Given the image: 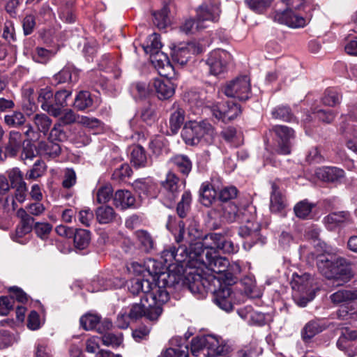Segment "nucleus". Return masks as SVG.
<instances>
[{
  "instance_id": "obj_29",
  "label": "nucleus",
  "mask_w": 357,
  "mask_h": 357,
  "mask_svg": "<svg viewBox=\"0 0 357 357\" xmlns=\"http://www.w3.org/2000/svg\"><path fill=\"white\" fill-rule=\"evenodd\" d=\"M319 178L327 182H335L344 176V171L335 167H324L316 171Z\"/></svg>"
},
{
  "instance_id": "obj_18",
  "label": "nucleus",
  "mask_w": 357,
  "mask_h": 357,
  "mask_svg": "<svg viewBox=\"0 0 357 357\" xmlns=\"http://www.w3.org/2000/svg\"><path fill=\"white\" fill-rule=\"evenodd\" d=\"M260 226L258 222L248 220L244 225L240 227L238 234L246 240L245 245L248 244L251 248L260 239Z\"/></svg>"
},
{
  "instance_id": "obj_11",
  "label": "nucleus",
  "mask_w": 357,
  "mask_h": 357,
  "mask_svg": "<svg viewBox=\"0 0 357 357\" xmlns=\"http://www.w3.org/2000/svg\"><path fill=\"white\" fill-rule=\"evenodd\" d=\"M286 8L276 10L274 20L278 22H300L303 18L295 13L296 10L303 8L305 0H284Z\"/></svg>"
},
{
  "instance_id": "obj_47",
  "label": "nucleus",
  "mask_w": 357,
  "mask_h": 357,
  "mask_svg": "<svg viewBox=\"0 0 357 357\" xmlns=\"http://www.w3.org/2000/svg\"><path fill=\"white\" fill-rule=\"evenodd\" d=\"M207 335L196 337L192 338L191 342V353L195 356H198L202 352L204 356L206 353Z\"/></svg>"
},
{
  "instance_id": "obj_38",
  "label": "nucleus",
  "mask_w": 357,
  "mask_h": 357,
  "mask_svg": "<svg viewBox=\"0 0 357 357\" xmlns=\"http://www.w3.org/2000/svg\"><path fill=\"white\" fill-rule=\"evenodd\" d=\"M311 276L308 273H304L301 275L298 274L293 275L291 281L292 289L299 292H306L311 287Z\"/></svg>"
},
{
  "instance_id": "obj_7",
  "label": "nucleus",
  "mask_w": 357,
  "mask_h": 357,
  "mask_svg": "<svg viewBox=\"0 0 357 357\" xmlns=\"http://www.w3.org/2000/svg\"><path fill=\"white\" fill-rule=\"evenodd\" d=\"M175 220V218L169 216L166 227L167 229L174 234L175 240L178 243L185 241L190 245L189 250H190L192 245L197 243H202L201 241L195 242L194 243H192L200 236V232L197 228L189 227L188 229V233L185 234L184 222L183 221H179L176 225ZM206 241H207L205 240L203 243H207Z\"/></svg>"
},
{
  "instance_id": "obj_31",
  "label": "nucleus",
  "mask_w": 357,
  "mask_h": 357,
  "mask_svg": "<svg viewBox=\"0 0 357 357\" xmlns=\"http://www.w3.org/2000/svg\"><path fill=\"white\" fill-rule=\"evenodd\" d=\"M16 188L15 196L7 197L6 199L5 208L8 211H15L17 208L15 200L20 203H23L27 195V186L26 183H22L20 185L15 186Z\"/></svg>"
},
{
  "instance_id": "obj_17",
  "label": "nucleus",
  "mask_w": 357,
  "mask_h": 357,
  "mask_svg": "<svg viewBox=\"0 0 357 357\" xmlns=\"http://www.w3.org/2000/svg\"><path fill=\"white\" fill-rule=\"evenodd\" d=\"M151 62L161 77L173 78L174 69L169 61L167 56L162 52L151 55Z\"/></svg>"
},
{
  "instance_id": "obj_41",
  "label": "nucleus",
  "mask_w": 357,
  "mask_h": 357,
  "mask_svg": "<svg viewBox=\"0 0 357 357\" xmlns=\"http://www.w3.org/2000/svg\"><path fill=\"white\" fill-rule=\"evenodd\" d=\"M174 112L171 114L169 119V127L173 133H176L183 124L185 120V111L179 107L174 105Z\"/></svg>"
},
{
  "instance_id": "obj_3",
  "label": "nucleus",
  "mask_w": 357,
  "mask_h": 357,
  "mask_svg": "<svg viewBox=\"0 0 357 357\" xmlns=\"http://www.w3.org/2000/svg\"><path fill=\"white\" fill-rule=\"evenodd\" d=\"M193 245L191 246L190 250L187 251L185 247L179 246L176 249L173 245H169L164 249L161 253V259L163 260L165 266L169 269V273L167 275V284L173 285L178 284L183 278L181 274L175 273L173 272L175 264L185 263V266L192 269V266H189L190 261V255L192 252ZM166 280V278H163Z\"/></svg>"
},
{
  "instance_id": "obj_23",
  "label": "nucleus",
  "mask_w": 357,
  "mask_h": 357,
  "mask_svg": "<svg viewBox=\"0 0 357 357\" xmlns=\"http://www.w3.org/2000/svg\"><path fill=\"white\" fill-rule=\"evenodd\" d=\"M162 187L166 199L171 204L178 197L181 191L178 177L173 173H168L165 181L162 183Z\"/></svg>"
},
{
  "instance_id": "obj_25",
  "label": "nucleus",
  "mask_w": 357,
  "mask_h": 357,
  "mask_svg": "<svg viewBox=\"0 0 357 357\" xmlns=\"http://www.w3.org/2000/svg\"><path fill=\"white\" fill-rule=\"evenodd\" d=\"M211 241V245L208 246H213L215 250H222L225 253H234L237 251V247L229 241L227 240L225 237L220 234H211L206 237V241Z\"/></svg>"
},
{
  "instance_id": "obj_2",
  "label": "nucleus",
  "mask_w": 357,
  "mask_h": 357,
  "mask_svg": "<svg viewBox=\"0 0 357 357\" xmlns=\"http://www.w3.org/2000/svg\"><path fill=\"white\" fill-rule=\"evenodd\" d=\"M222 282L215 275L203 278L197 274L194 282H190L189 289L194 294H213V302L222 310L229 312L233 310V292L229 287H221Z\"/></svg>"
},
{
  "instance_id": "obj_20",
  "label": "nucleus",
  "mask_w": 357,
  "mask_h": 357,
  "mask_svg": "<svg viewBox=\"0 0 357 357\" xmlns=\"http://www.w3.org/2000/svg\"><path fill=\"white\" fill-rule=\"evenodd\" d=\"M52 91L50 88L45 87L40 90L38 100L41 104V108L44 111L54 117H58L61 114V111L59 107H56L55 105H53L52 102Z\"/></svg>"
},
{
  "instance_id": "obj_54",
  "label": "nucleus",
  "mask_w": 357,
  "mask_h": 357,
  "mask_svg": "<svg viewBox=\"0 0 357 357\" xmlns=\"http://www.w3.org/2000/svg\"><path fill=\"white\" fill-rule=\"evenodd\" d=\"M273 0H246L248 6L257 13H263L271 5Z\"/></svg>"
},
{
  "instance_id": "obj_33",
  "label": "nucleus",
  "mask_w": 357,
  "mask_h": 357,
  "mask_svg": "<svg viewBox=\"0 0 357 357\" xmlns=\"http://www.w3.org/2000/svg\"><path fill=\"white\" fill-rule=\"evenodd\" d=\"M137 243L140 250L151 252L155 249V242L151 235L146 230H137L135 232Z\"/></svg>"
},
{
  "instance_id": "obj_19",
  "label": "nucleus",
  "mask_w": 357,
  "mask_h": 357,
  "mask_svg": "<svg viewBox=\"0 0 357 357\" xmlns=\"http://www.w3.org/2000/svg\"><path fill=\"white\" fill-rule=\"evenodd\" d=\"M272 191L270 196L269 208L271 213H280L287 206L286 197L275 183H273L271 185Z\"/></svg>"
},
{
  "instance_id": "obj_59",
  "label": "nucleus",
  "mask_w": 357,
  "mask_h": 357,
  "mask_svg": "<svg viewBox=\"0 0 357 357\" xmlns=\"http://www.w3.org/2000/svg\"><path fill=\"white\" fill-rule=\"evenodd\" d=\"M161 357H188V347L180 346L178 348H169L161 354Z\"/></svg>"
},
{
  "instance_id": "obj_45",
  "label": "nucleus",
  "mask_w": 357,
  "mask_h": 357,
  "mask_svg": "<svg viewBox=\"0 0 357 357\" xmlns=\"http://www.w3.org/2000/svg\"><path fill=\"white\" fill-rule=\"evenodd\" d=\"M102 342L105 346L117 347L123 342V334L121 333H111L105 331L102 333Z\"/></svg>"
},
{
  "instance_id": "obj_57",
  "label": "nucleus",
  "mask_w": 357,
  "mask_h": 357,
  "mask_svg": "<svg viewBox=\"0 0 357 357\" xmlns=\"http://www.w3.org/2000/svg\"><path fill=\"white\" fill-rule=\"evenodd\" d=\"M271 114L273 118L284 121H291L293 119V115L290 109L285 106H280L275 108L272 111Z\"/></svg>"
},
{
  "instance_id": "obj_36",
  "label": "nucleus",
  "mask_w": 357,
  "mask_h": 357,
  "mask_svg": "<svg viewBox=\"0 0 357 357\" xmlns=\"http://www.w3.org/2000/svg\"><path fill=\"white\" fill-rule=\"evenodd\" d=\"M55 79L59 83L76 82L79 79V71L74 66L68 65L55 75Z\"/></svg>"
},
{
  "instance_id": "obj_55",
  "label": "nucleus",
  "mask_w": 357,
  "mask_h": 357,
  "mask_svg": "<svg viewBox=\"0 0 357 357\" xmlns=\"http://www.w3.org/2000/svg\"><path fill=\"white\" fill-rule=\"evenodd\" d=\"M132 169L127 163H123L119 167L114 171L112 178L113 180L120 181H123L126 178H129L132 174Z\"/></svg>"
},
{
  "instance_id": "obj_34",
  "label": "nucleus",
  "mask_w": 357,
  "mask_h": 357,
  "mask_svg": "<svg viewBox=\"0 0 357 357\" xmlns=\"http://www.w3.org/2000/svg\"><path fill=\"white\" fill-rule=\"evenodd\" d=\"M133 186L139 195L142 194L149 197H155L156 195V185L150 178L135 181Z\"/></svg>"
},
{
  "instance_id": "obj_12",
  "label": "nucleus",
  "mask_w": 357,
  "mask_h": 357,
  "mask_svg": "<svg viewBox=\"0 0 357 357\" xmlns=\"http://www.w3.org/2000/svg\"><path fill=\"white\" fill-rule=\"evenodd\" d=\"M202 50V46L195 42L179 44L172 50V60L183 66L188 63L192 55L199 54Z\"/></svg>"
},
{
  "instance_id": "obj_27",
  "label": "nucleus",
  "mask_w": 357,
  "mask_h": 357,
  "mask_svg": "<svg viewBox=\"0 0 357 357\" xmlns=\"http://www.w3.org/2000/svg\"><path fill=\"white\" fill-rule=\"evenodd\" d=\"M195 132L197 136L198 144L204 142L211 144L215 137V133L213 126L207 121L200 123L194 122Z\"/></svg>"
},
{
  "instance_id": "obj_32",
  "label": "nucleus",
  "mask_w": 357,
  "mask_h": 357,
  "mask_svg": "<svg viewBox=\"0 0 357 357\" xmlns=\"http://www.w3.org/2000/svg\"><path fill=\"white\" fill-rule=\"evenodd\" d=\"M37 151L41 155L55 158L60 154L61 146L58 143L48 139L47 141L38 142Z\"/></svg>"
},
{
  "instance_id": "obj_64",
  "label": "nucleus",
  "mask_w": 357,
  "mask_h": 357,
  "mask_svg": "<svg viewBox=\"0 0 357 357\" xmlns=\"http://www.w3.org/2000/svg\"><path fill=\"white\" fill-rule=\"evenodd\" d=\"M33 229L38 237L42 239L47 238L52 229V226L47 222H36Z\"/></svg>"
},
{
  "instance_id": "obj_13",
  "label": "nucleus",
  "mask_w": 357,
  "mask_h": 357,
  "mask_svg": "<svg viewBox=\"0 0 357 357\" xmlns=\"http://www.w3.org/2000/svg\"><path fill=\"white\" fill-rule=\"evenodd\" d=\"M146 265V267H144L138 262H132L128 266V270L136 275V278H149L153 281H155L158 275H165L160 268H158V263L155 261L149 259Z\"/></svg>"
},
{
  "instance_id": "obj_48",
  "label": "nucleus",
  "mask_w": 357,
  "mask_h": 357,
  "mask_svg": "<svg viewBox=\"0 0 357 357\" xmlns=\"http://www.w3.org/2000/svg\"><path fill=\"white\" fill-rule=\"evenodd\" d=\"M36 128L45 135L48 132L52 120L45 114H37L33 118Z\"/></svg>"
},
{
  "instance_id": "obj_58",
  "label": "nucleus",
  "mask_w": 357,
  "mask_h": 357,
  "mask_svg": "<svg viewBox=\"0 0 357 357\" xmlns=\"http://www.w3.org/2000/svg\"><path fill=\"white\" fill-rule=\"evenodd\" d=\"M53 212L61 215V220L66 223L72 222L75 218L76 211L71 208H63L61 206H54Z\"/></svg>"
},
{
  "instance_id": "obj_1",
  "label": "nucleus",
  "mask_w": 357,
  "mask_h": 357,
  "mask_svg": "<svg viewBox=\"0 0 357 357\" xmlns=\"http://www.w3.org/2000/svg\"><path fill=\"white\" fill-rule=\"evenodd\" d=\"M192 248L194 250L190 255L189 261L192 271L188 273L192 282L195 281L197 274L203 278L215 275L220 278V282L227 278L229 261L225 257H220L213 246H208L206 243H197ZM188 280L191 282L190 278Z\"/></svg>"
},
{
  "instance_id": "obj_8",
  "label": "nucleus",
  "mask_w": 357,
  "mask_h": 357,
  "mask_svg": "<svg viewBox=\"0 0 357 357\" xmlns=\"http://www.w3.org/2000/svg\"><path fill=\"white\" fill-rule=\"evenodd\" d=\"M223 91L228 97L246 100L251 94L250 79L246 75L238 77L227 83L224 87Z\"/></svg>"
},
{
  "instance_id": "obj_15",
  "label": "nucleus",
  "mask_w": 357,
  "mask_h": 357,
  "mask_svg": "<svg viewBox=\"0 0 357 357\" xmlns=\"http://www.w3.org/2000/svg\"><path fill=\"white\" fill-rule=\"evenodd\" d=\"M220 4L219 0H210L208 2L203 3L196 10L198 20L218 21L221 13Z\"/></svg>"
},
{
  "instance_id": "obj_10",
  "label": "nucleus",
  "mask_w": 357,
  "mask_h": 357,
  "mask_svg": "<svg viewBox=\"0 0 357 357\" xmlns=\"http://www.w3.org/2000/svg\"><path fill=\"white\" fill-rule=\"evenodd\" d=\"M231 55L226 50L217 49L210 52L206 60L210 73L218 75L227 70L228 63L231 61Z\"/></svg>"
},
{
  "instance_id": "obj_39",
  "label": "nucleus",
  "mask_w": 357,
  "mask_h": 357,
  "mask_svg": "<svg viewBox=\"0 0 357 357\" xmlns=\"http://www.w3.org/2000/svg\"><path fill=\"white\" fill-rule=\"evenodd\" d=\"M324 261L325 265L328 268L330 269V271L335 274L340 273V275H344V278L346 280H348L351 277V273L349 271L347 268H341L340 269H337V265L340 264L342 265L343 262H345V260L342 258L337 259L336 261H332V259H329L327 257H325L324 259H321V261L319 264V268H321V264H323Z\"/></svg>"
},
{
  "instance_id": "obj_4",
  "label": "nucleus",
  "mask_w": 357,
  "mask_h": 357,
  "mask_svg": "<svg viewBox=\"0 0 357 357\" xmlns=\"http://www.w3.org/2000/svg\"><path fill=\"white\" fill-rule=\"evenodd\" d=\"M128 287L129 291L133 295L142 294L141 298L150 297L151 303H155L157 297H159V303H165L169 299L167 290L149 278L140 277L132 278L128 282Z\"/></svg>"
},
{
  "instance_id": "obj_24",
  "label": "nucleus",
  "mask_w": 357,
  "mask_h": 357,
  "mask_svg": "<svg viewBox=\"0 0 357 357\" xmlns=\"http://www.w3.org/2000/svg\"><path fill=\"white\" fill-rule=\"evenodd\" d=\"M329 326L328 323L324 319H314L305 324L301 331L303 340H311L316 335L325 331Z\"/></svg>"
},
{
  "instance_id": "obj_52",
  "label": "nucleus",
  "mask_w": 357,
  "mask_h": 357,
  "mask_svg": "<svg viewBox=\"0 0 357 357\" xmlns=\"http://www.w3.org/2000/svg\"><path fill=\"white\" fill-rule=\"evenodd\" d=\"M342 96L334 89H327L325 91L322 102L325 105L334 107L340 102Z\"/></svg>"
},
{
  "instance_id": "obj_60",
  "label": "nucleus",
  "mask_w": 357,
  "mask_h": 357,
  "mask_svg": "<svg viewBox=\"0 0 357 357\" xmlns=\"http://www.w3.org/2000/svg\"><path fill=\"white\" fill-rule=\"evenodd\" d=\"M312 205L306 201H301L294 206V212L297 217L305 218L310 213Z\"/></svg>"
},
{
  "instance_id": "obj_40",
  "label": "nucleus",
  "mask_w": 357,
  "mask_h": 357,
  "mask_svg": "<svg viewBox=\"0 0 357 357\" xmlns=\"http://www.w3.org/2000/svg\"><path fill=\"white\" fill-rule=\"evenodd\" d=\"M130 162L135 167H143L147 164L144 149L140 146L130 147Z\"/></svg>"
},
{
  "instance_id": "obj_63",
  "label": "nucleus",
  "mask_w": 357,
  "mask_h": 357,
  "mask_svg": "<svg viewBox=\"0 0 357 357\" xmlns=\"http://www.w3.org/2000/svg\"><path fill=\"white\" fill-rule=\"evenodd\" d=\"M77 182V176L73 169L67 168L64 170L62 186L64 188L69 189L74 186Z\"/></svg>"
},
{
  "instance_id": "obj_30",
  "label": "nucleus",
  "mask_w": 357,
  "mask_h": 357,
  "mask_svg": "<svg viewBox=\"0 0 357 357\" xmlns=\"http://www.w3.org/2000/svg\"><path fill=\"white\" fill-rule=\"evenodd\" d=\"M351 220L350 214L347 211L331 213L324 218L326 227L331 230L342 223H349Z\"/></svg>"
},
{
  "instance_id": "obj_43",
  "label": "nucleus",
  "mask_w": 357,
  "mask_h": 357,
  "mask_svg": "<svg viewBox=\"0 0 357 357\" xmlns=\"http://www.w3.org/2000/svg\"><path fill=\"white\" fill-rule=\"evenodd\" d=\"M171 161L178 170L185 175L188 174L191 171L192 162L186 155H176L171 158Z\"/></svg>"
},
{
  "instance_id": "obj_46",
  "label": "nucleus",
  "mask_w": 357,
  "mask_h": 357,
  "mask_svg": "<svg viewBox=\"0 0 357 357\" xmlns=\"http://www.w3.org/2000/svg\"><path fill=\"white\" fill-rule=\"evenodd\" d=\"M200 194L202 203L206 206H209L217 195L215 190L210 184H203L200 190Z\"/></svg>"
},
{
  "instance_id": "obj_22",
  "label": "nucleus",
  "mask_w": 357,
  "mask_h": 357,
  "mask_svg": "<svg viewBox=\"0 0 357 357\" xmlns=\"http://www.w3.org/2000/svg\"><path fill=\"white\" fill-rule=\"evenodd\" d=\"M113 202L117 208L126 210L136 206V199L134 195L127 190H119L115 192Z\"/></svg>"
},
{
  "instance_id": "obj_35",
  "label": "nucleus",
  "mask_w": 357,
  "mask_h": 357,
  "mask_svg": "<svg viewBox=\"0 0 357 357\" xmlns=\"http://www.w3.org/2000/svg\"><path fill=\"white\" fill-rule=\"evenodd\" d=\"M96 220L100 224H109L118 217L114 208L109 206H101L96 211Z\"/></svg>"
},
{
  "instance_id": "obj_37",
  "label": "nucleus",
  "mask_w": 357,
  "mask_h": 357,
  "mask_svg": "<svg viewBox=\"0 0 357 357\" xmlns=\"http://www.w3.org/2000/svg\"><path fill=\"white\" fill-rule=\"evenodd\" d=\"M331 301L335 305L348 304L357 299V292L351 290H339L330 296Z\"/></svg>"
},
{
  "instance_id": "obj_56",
  "label": "nucleus",
  "mask_w": 357,
  "mask_h": 357,
  "mask_svg": "<svg viewBox=\"0 0 357 357\" xmlns=\"http://www.w3.org/2000/svg\"><path fill=\"white\" fill-rule=\"evenodd\" d=\"M72 92L68 90H61L54 95L53 105L59 107L62 112V109L68 105L67 99L71 96Z\"/></svg>"
},
{
  "instance_id": "obj_51",
  "label": "nucleus",
  "mask_w": 357,
  "mask_h": 357,
  "mask_svg": "<svg viewBox=\"0 0 357 357\" xmlns=\"http://www.w3.org/2000/svg\"><path fill=\"white\" fill-rule=\"evenodd\" d=\"M181 136L185 144L196 145L198 144L197 136L195 132L194 123L185 125L181 131Z\"/></svg>"
},
{
  "instance_id": "obj_53",
  "label": "nucleus",
  "mask_w": 357,
  "mask_h": 357,
  "mask_svg": "<svg viewBox=\"0 0 357 357\" xmlns=\"http://www.w3.org/2000/svg\"><path fill=\"white\" fill-rule=\"evenodd\" d=\"M192 196L190 192L185 191L182 195L181 202L178 204L176 211L180 218H185L190 207Z\"/></svg>"
},
{
  "instance_id": "obj_9",
  "label": "nucleus",
  "mask_w": 357,
  "mask_h": 357,
  "mask_svg": "<svg viewBox=\"0 0 357 357\" xmlns=\"http://www.w3.org/2000/svg\"><path fill=\"white\" fill-rule=\"evenodd\" d=\"M275 134V151L280 154L287 155L291 153L294 131L285 126H275L273 128Z\"/></svg>"
},
{
  "instance_id": "obj_44",
  "label": "nucleus",
  "mask_w": 357,
  "mask_h": 357,
  "mask_svg": "<svg viewBox=\"0 0 357 357\" xmlns=\"http://www.w3.org/2000/svg\"><path fill=\"white\" fill-rule=\"evenodd\" d=\"M73 236H74V244L76 248L84 250L89 244L90 232L88 230L77 229Z\"/></svg>"
},
{
  "instance_id": "obj_21",
  "label": "nucleus",
  "mask_w": 357,
  "mask_h": 357,
  "mask_svg": "<svg viewBox=\"0 0 357 357\" xmlns=\"http://www.w3.org/2000/svg\"><path fill=\"white\" fill-rule=\"evenodd\" d=\"M170 79L167 77L155 78L153 80L151 86L159 99H168L174 94L175 88Z\"/></svg>"
},
{
  "instance_id": "obj_49",
  "label": "nucleus",
  "mask_w": 357,
  "mask_h": 357,
  "mask_svg": "<svg viewBox=\"0 0 357 357\" xmlns=\"http://www.w3.org/2000/svg\"><path fill=\"white\" fill-rule=\"evenodd\" d=\"M46 166L43 161L38 160L33 165V167L29 170L25 176L27 180H36L41 177L45 172Z\"/></svg>"
},
{
  "instance_id": "obj_5",
  "label": "nucleus",
  "mask_w": 357,
  "mask_h": 357,
  "mask_svg": "<svg viewBox=\"0 0 357 357\" xmlns=\"http://www.w3.org/2000/svg\"><path fill=\"white\" fill-rule=\"evenodd\" d=\"M190 102L197 107L210 109L213 116L225 123L233 120L241 113L240 106L233 101H228L225 104L214 105V102L209 97L202 98L195 94V98L190 100Z\"/></svg>"
},
{
  "instance_id": "obj_42",
  "label": "nucleus",
  "mask_w": 357,
  "mask_h": 357,
  "mask_svg": "<svg viewBox=\"0 0 357 357\" xmlns=\"http://www.w3.org/2000/svg\"><path fill=\"white\" fill-rule=\"evenodd\" d=\"M93 102L91 93L87 91H81L75 96L73 105L77 110L84 111L91 107Z\"/></svg>"
},
{
  "instance_id": "obj_6",
  "label": "nucleus",
  "mask_w": 357,
  "mask_h": 357,
  "mask_svg": "<svg viewBox=\"0 0 357 357\" xmlns=\"http://www.w3.org/2000/svg\"><path fill=\"white\" fill-rule=\"evenodd\" d=\"M159 297L155 299V303H151L150 297H142L139 303L132 305L129 317L130 319H137L145 317L151 321H156L162 313V305L165 303H159Z\"/></svg>"
},
{
  "instance_id": "obj_62",
  "label": "nucleus",
  "mask_w": 357,
  "mask_h": 357,
  "mask_svg": "<svg viewBox=\"0 0 357 357\" xmlns=\"http://www.w3.org/2000/svg\"><path fill=\"white\" fill-rule=\"evenodd\" d=\"M59 123L64 125H69L75 122H77L78 117L75 112L70 109H63L62 113L60 114Z\"/></svg>"
},
{
  "instance_id": "obj_61",
  "label": "nucleus",
  "mask_w": 357,
  "mask_h": 357,
  "mask_svg": "<svg viewBox=\"0 0 357 357\" xmlns=\"http://www.w3.org/2000/svg\"><path fill=\"white\" fill-rule=\"evenodd\" d=\"M7 175L13 187L20 185L22 183H26L23 181L22 172L17 167H15L7 171Z\"/></svg>"
},
{
  "instance_id": "obj_50",
  "label": "nucleus",
  "mask_w": 357,
  "mask_h": 357,
  "mask_svg": "<svg viewBox=\"0 0 357 357\" xmlns=\"http://www.w3.org/2000/svg\"><path fill=\"white\" fill-rule=\"evenodd\" d=\"M161 47L162 43L160 41V35L154 33L149 36L146 46L144 47V50L146 53H149L151 55L160 52V50Z\"/></svg>"
},
{
  "instance_id": "obj_28",
  "label": "nucleus",
  "mask_w": 357,
  "mask_h": 357,
  "mask_svg": "<svg viewBox=\"0 0 357 357\" xmlns=\"http://www.w3.org/2000/svg\"><path fill=\"white\" fill-rule=\"evenodd\" d=\"M16 215L20 220L16 228V234L19 237H22L33 229L34 219L22 208L17 211Z\"/></svg>"
},
{
  "instance_id": "obj_16",
  "label": "nucleus",
  "mask_w": 357,
  "mask_h": 357,
  "mask_svg": "<svg viewBox=\"0 0 357 357\" xmlns=\"http://www.w3.org/2000/svg\"><path fill=\"white\" fill-rule=\"evenodd\" d=\"M231 351V347L221 338L212 335H207L206 357L226 356Z\"/></svg>"
},
{
  "instance_id": "obj_14",
  "label": "nucleus",
  "mask_w": 357,
  "mask_h": 357,
  "mask_svg": "<svg viewBox=\"0 0 357 357\" xmlns=\"http://www.w3.org/2000/svg\"><path fill=\"white\" fill-rule=\"evenodd\" d=\"M81 326L86 331L96 329L99 333L109 331L112 328V322L105 319L100 321V317L97 314H86L79 319Z\"/></svg>"
},
{
  "instance_id": "obj_26",
  "label": "nucleus",
  "mask_w": 357,
  "mask_h": 357,
  "mask_svg": "<svg viewBox=\"0 0 357 357\" xmlns=\"http://www.w3.org/2000/svg\"><path fill=\"white\" fill-rule=\"evenodd\" d=\"M24 139L22 134L17 131H10L9 140L5 147L3 155H2V149L0 147V158L3 160L7 156L15 155L21 148Z\"/></svg>"
}]
</instances>
